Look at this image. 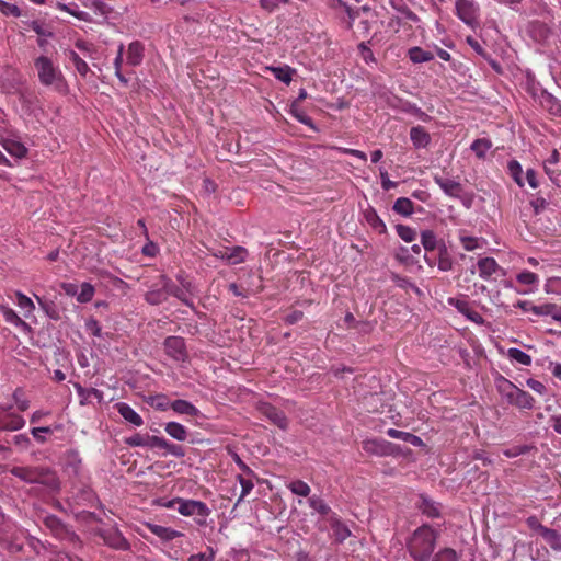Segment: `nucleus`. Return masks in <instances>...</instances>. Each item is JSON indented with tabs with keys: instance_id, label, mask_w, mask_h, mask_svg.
<instances>
[{
	"instance_id": "1",
	"label": "nucleus",
	"mask_w": 561,
	"mask_h": 561,
	"mask_svg": "<svg viewBox=\"0 0 561 561\" xmlns=\"http://www.w3.org/2000/svg\"><path fill=\"white\" fill-rule=\"evenodd\" d=\"M439 533L428 525L416 528L407 539L405 547L414 561H427L436 548Z\"/></svg>"
},
{
	"instance_id": "2",
	"label": "nucleus",
	"mask_w": 561,
	"mask_h": 561,
	"mask_svg": "<svg viewBox=\"0 0 561 561\" xmlns=\"http://www.w3.org/2000/svg\"><path fill=\"white\" fill-rule=\"evenodd\" d=\"M10 473L28 484H42L50 489L59 486L56 472L46 466H14Z\"/></svg>"
},
{
	"instance_id": "3",
	"label": "nucleus",
	"mask_w": 561,
	"mask_h": 561,
	"mask_svg": "<svg viewBox=\"0 0 561 561\" xmlns=\"http://www.w3.org/2000/svg\"><path fill=\"white\" fill-rule=\"evenodd\" d=\"M34 68L43 87H48L57 93H65L67 87L65 78L59 67L49 57L39 56L35 58Z\"/></svg>"
},
{
	"instance_id": "4",
	"label": "nucleus",
	"mask_w": 561,
	"mask_h": 561,
	"mask_svg": "<svg viewBox=\"0 0 561 561\" xmlns=\"http://www.w3.org/2000/svg\"><path fill=\"white\" fill-rule=\"evenodd\" d=\"M497 390L508 404L519 410H531L534 408V398L504 377H500Z\"/></svg>"
},
{
	"instance_id": "5",
	"label": "nucleus",
	"mask_w": 561,
	"mask_h": 561,
	"mask_svg": "<svg viewBox=\"0 0 561 561\" xmlns=\"http://www.w3.org/2000/svg\"><path fill=\"white\" fill-rule=\"evenodd\" d=\"M43 525L49 530V534L58 540L65 541L72 547L79 546L80 541L78 535L56 516L48 515L44 517Z\"/></svg>"
},
{
	"instance_id": "6",
	"label": "nucleus",
	"mask_w": 561,
	"mask_h": 561,
	"mask_svg": "<svg viewBox=\"0 0 561 561\" xmlns=\"http://www.w3.org/2000/svg\"><path fill=\"white\" fill-rule=\"evenodd\" d=\"M176 512L184 517H194L195 523L199 526H206L207 518L211 514V510L204 502L184 499H181Z\"/></svg>"
},
{
	"instance_id": "7",
	"label": "nucleus",
	"mask_w": 561,
	"mask_h": 561,
	"mask_svg": "<svg viewBox=\"0 0 561 561\" xmlns=\"http://www.w3.org/2000/svg\"><path fill=\"white\" fill-rule=\"evenodd\" d=\"M456 15L471 28L479 25L480 7L474 0H456Z\"/></svg>"
},
{
	"instance_id": "8",
	"label": "nucleus",
	"mask_w": 561,
	"mask_h": 561,
	"mask_svg": "<svg viewBox=\"0 0 561 561\" xmlns=\"http://www.w3.org/2000/svg\"><path fill=\"white\" fill-rule=\"evenodd\" d=\"M163 348L167 356L176 363H183L188 357L185 341L182 336H167L163 341Z\"/></svg>"
},
{
	"instance_id": "9",
	"label": "nucleus",
	"mask_w": 561,
	"mask_h": 561,
	"mask_svg": "<svg viewBox=\"0 0 561 561\" xmlns=\"http://www.w3.org/2000/svg\"><path fill=\"white\" fill-rule=\"evenodd\" d=\"M13 525L7 520L5 516L0 512V542L11 553H18L22 550L23 543L12 534Z\"/></svg>"
},
{
	"instance_id": "10",
	"label": "nucleus",
	"mask_w": 561,
	"mask_h": 561,
	"mask_svg": "<svg viewBox=\"0 0 561 561\" xmlns=\"http://www.w3.org/2000/svg\"><path fill=\"white\" fill-rule=\"evenodd\" d=\"M325 524L332 530L331 538L336 543H342L352 536L350 528L341 519L337 514H331L327 519Z\"/></svg>"
},
{
	"instance_id": "11",
	"label": "nucleus",
	"mask_w": 561,
	"mask_h": 561,
	"mask_svg": "<svg viewBox=\"0 0 561 561\" xmlns=\"http://www.w3.org/2000/svg\"><path fill=\"white\" fill-rule=\"evenodd\" d=\"M101 537L106 545L114 549L128 550L130 548L128 540L116 528H106L101 533Z\"/></svg>"
},
{
	"instance_id": "12",
	"label": "nucleus",
	"mask_w": 561,
	"mask_h": 561,
	"mask_svg": "<svg viewBox=\"0 0 561 561\" xmlns=\"http://www.w3.org/2000/svg\"><path fill=\"white\" fill-rule=\"evenodd\" d=\"M159 285H163L167 297L172 296L180 300L183 305L188 306L192 308L193 302L192 300L186 296V291L181 289L180 286L175 285L170 278H168L164 275L160 276Z\"/></svg>"
},
{
	"instance_id": "13",
	"label": "nucleus",
	"mask_w": 561,
	"mask_h": 561,
	"mask_svg": "<svg viewBox=\"0 0 561 561\" xmlns=\"http://www.w3.org/2000/svg\"><path fill=\"white\" fill-rule=\"evenodd\" d=\"M434 181L447 196H450L451 198H460L463 188L459 182L453 179L442 178L439 175H435Z\"/></svg>"
},
{
	"instance_id": "14",
	"label": "nucleus",
	"mask_w": 561,
	"mask_h": 561,
	"mask_svg": "<svg viewBox=\"0 0 561 561\" xmlns=\"http://www.w3.org/2000/svg\"><path fill=\"white\" fill-rule=\"evenodd\" d=\"M477 266L479 270V276L484 280L490 279L491 276L496 274L499 271H502L495 259L489 256L480 259Z\"/></svg>"
},
{
	"instance_id": "15",
	"label": "nucleus",
	"mask_w": 561,
	"mask_h": 561,
	"mask_svg": "<svg viewBox=\"0 0 561 561\" xmlns=\"http://www.w3.org/2000/svg\"><path fill=\"white\" fill-rule=\"evenodd\" d=\"M261 413L267 420H270L275 426H278L280 428L287 427L288 421H287L285 414L280 410L274 408L273 405H271V404L262 405Z\"/></svg>"
},
{
	"instance_id": "16",
	"label": "nucleus",
	"mask_w": 561,
	"mask_h": 561,
	"mask_svg": "<svg viewBox=\"0 0 561 561\" xmlns=\"http://www.w3.org/2000/svg\"><path fill=\"white\" fill-rule=\"evenodd\" d=\"M409 135L415 148H426L431 144V134L424 126L411 127Z\"/></svg>"
},
{
	"instance_id": "17",
	"label": "nucleus",
	"mask_w": 561,
	"mask_h": 561,
	"mask_svg": "<svg viewBox=\"0 0 561 561\" xmlns=\"http://www.w3.org/2000/svg\"><path fill=\"white\" fill-rule=\"evenodd\" d=\"M118 414L124 417L133 426H141L144 424L142 416L134 410L129 404L121 402L115 405Z\"/></svg>"
},
{
	"instance_id": "18",
	"label": "nucleus",
	"mask_w": 561,
	"mask_h": 561,
	"mask_svg": "<svg viewBox=\"0 0 561 561\" xmlns=\"http://www.w3.org/2000/svg\"><path fill=\"white\" fill-rule=\"evenodd\" d=\"M24 426L25 419L19 414H0V431H16Z\"/></svg>"
},
{
	"instance_id": "19",
	"label": "nucleus",
	"mask_w": 561,
	"mask_h": 561,
	"mask_svg": "<svg viewBox=\"0 0 561 561\" xmlns=\"http://www.w3.org/2000/svg\"><path fill=\"white\" fill-rule=\"evenodd\" d=\"M145 56V46L139 41H134L127 49V65L138 67L141 65Z\"/></svg>"
},
{
	"instance_id": "20",
	"label": "nucleus",
	"mask_w": 561,
	"mask_h": 561,
	"mask_svg": "<svg viewBox=\"0 0 561 561\" xmlns=\"http://www.w3.org/2000/svg\"><path fill=\"white\" fill-rule=\"evenodd\" d=\"M145 527L151 534H153L154 536L159 537L164 541H170L174 538H180V536H183L181 533H179V530H174V528H168L151 523L145 524Z\"/></svg>"
},
{
	"instance_id": "21",
	"label": "nucleus",
	"mask_w": 561,
	"mask_h": 561,
	"mask_svg": "<svg viewBox=\"0 0 561 561\" xmlns=\"http://www.w3.org/2000/svg\"><path fill=\"white\" fill-rule=\"evenodd\" d=\"M364 217L367 224L379 234L387 232V226L385 221L377 214L376 209L371 206L364 210Z\"/></svg>"
},
{
	"instance_id": "22",
	"label": "nucleus",
	"mask_w": 561,
	"mask_h": 561,
	"mask_svg": "<svg viewBox=\"0 0 561 561\" xmlns=\"http://www.w3.org/2000/svg\"><path fill=\"white\" fill-rule=\"evenodd\" d=\"M533 314L537 317H551L556 321L561 322V305L550 302L537 305V308L533 309Z\"/></svg>"
},
{
	"instance_id": "23",
	"label": "nucleus",
	"mask_w": 561,
	"mask_h": 561,
	"mask_svg": "<svg viewBox=\"0 0 561 561\" xmlns=\"http://www.w3.org/2000/svg\"><path fill=\"white\" fill-rule=\"evenodd\" d=\"M170 409L179 415H186L191 417H197L201 415V411L185 400H175L171 402Z\"/></svg>"
},
{
	"instance_id": "24",
	"label": "nucleus",
	"mask_w": 561,
	"mask_h": 561,
	"mask_svg": "<svg viewBox=\"0 0 561 561\" xmlns=\"http://www.w3.org/2000/svg\"><path fill=\"white\" fill-rule=\"evenodd\" d=\"M407 56L412 64L430 62L435 58L433 53L417 46L409 48Z\"/></svg>"
},
{
	"instance_id": "25",
	"label": "nucleus",
	"mask_w": 561,
	"mask_h": 561,
	"mask_svg": "<svg viewBox=\"0 0 561 561\" xmlns=\"http://www.w3.org/2000/svg\"><path fill=\"white\" fill-rule=\"evenodd\" d=\"M539 536L554 550L561 551V533L554 528H539Z\"/></svg>"
},
{
	"instance_id": "26",
	"label": "nucleus",
	"mask_w": 561,
	"mask_h": 561,
	"mask_svg": "<svg viewBox=\"0 0 561 561\" xmlns=\"http://www.w3.org/2000/svg\"><path fill=\"white\" fill-rule=\"evenodd\" d=\"M164 431L172 438L183 442L186 439L188 431L185 426L181 425V423H175V421H169L164 425Z\"/></svg>"
},
{
	"instance_id": "27",
	"label": "nucleus",
	"mask_w": 561,
	"mask_h": 561,
	"mask_svg": "<svg viewBox=\"0 0 561 561\" xmlns=\"http://www.w3.org/2000/svg\"><path fill=\"white\" fill-rule=\"evenodd\" d=\"M38 306L43 309V312L53 320L60 319V311L57 305L50 300H46L37 295H34Z\"/></svg>"
},
{
	"instance_id": "28",
	"label": "nucleus",
	"mask_w": 561,
	"mask_h": 561,
	"mask_svg": "<svg viewBox=\"0 0 561 561\" xmlns=\"http://www.w3.org/2000/svg\"><path fill=\"white\" fill-rule=\"evenodd\" d=\"M420 241L423 249L427 252L437 249L438 240L434 230L425 229L421 231Z\"/></svg>"
},
{
	"instance_id": "29",
	"label": "nucleus",
	"mask_w": 561,
	"mask_h": 561,
	"mask_svg": "<svg viewBox=\"0 0 561 561\" xmlns=\"http://www.w3.org/2000/svg\"><path fill=\"white\" fill-rule=\"evenodd\" d=\"M394 213L404 217L411 216L414 211V204L408 197H398L392 205Z\"/></svg>"
},
{
	"instance_id": "30",
	"label": "nucleus",
	"mask_w": 561,
	"mask_h": 561,
	"mask_svg": "<svg viewBox=\"0 0 561 561\" xmlns=\"http://www.w3.org/2000/svg\"><path fill=\"white\" fill-rule=\"evenodd\" d=\"M308 505L313 511H317L318 514H321L324 517V520L331 515L335 514L332 512V508L323 502L318 495H313L308 499Z\"/></svg>"
},
{
	"instance_id": "31",
	"label": "nucleus",
	"mask_w": 561,
	"mask_h": 561,
	"mask_svg": "<svg viewBox=\"0 0 561 561\" xmlns=\"http://www.w3.org/2000/svg\"><path fill=\"white\" fill-rule=\"evenodd\" d=\"M419 510L423 515H426L430 518H437L440 515L439 507L436 503L424 496H421L420 499Z\"/></svg>"
},
{
	"instance_id": "32",
	"label": "nucleus",
	"mask_w": 561,
	"mask_h": 561,
	"mask_svg": "<svg viewBox=\"0 0 561 561\" xmlns=\"http://www.w3.org/2000/svg\"><path fill=\"white\" fill-rule=\"evenodd\" d=\"M145 299L151 306H158V305L164 302L168 299V297H167V291H165L163 285H160L159 288L150 289L146 294Z\"/></svg>"
},
{
	"instance_id": "33",
	"label": "nucleus",
	"mask_w": 561,
	"mask_h": 561,
	"mask_svg": "<svg viewBox=\"0 0 561 561\" xmlns=\"http://www.w3.org/2000/svg\"><path fill=\"white\" fill-rule=\"evenodd\" d=\"M248 251L245 248L237 245L228 250L222 257H226L231 264H240L245 261Z\"/></svg>"
},
{
	"instance_id": "34",
	"label": "nucleus",
	"mask_w": 561,
	"mask_h": 561,
	"mask_svg": "<svg viewBox=\"0 0 561 561\" xmlns=\"http://www.w3.org/2000/svg\"><path fill=\"white\" fill-rule=\"evenodd\" d=\"M268 70L276 80L282 81L284 84L290 83L293 75L295 73V70L288 66L272 67Z\"/></svg>"
},
{
	"instance_id": "35",
	"label": "nucleus",
	"mask_w": 561,
	"mask_h": 561,
	"mask_svg": "<svg viewBox=\"0 0 561 561\" xmlns=\"http://www.w3.org/2000/svg\"><path fill=\"white\" fill-rule=\"evenodd\" d=\"M432 561H460V554L454 548L445 547L432 556Z\"/></svg>"
},
{
	"instance_id": "36",
	"label": "nucleus",
	"mask_w": 561,
	"mask_h": 561,
	"mask_svg": "<svg viewBox=\"0 0 561 561\" xmlns=\"http://www.w3.org/2000/svg\"><path fill=\"white\" fill-rule=\"evenodd\" d=\"M3 147L11 156L19 159L25 158L27 154V148L20 141L7 140Z\"/></svg>"
},
{
	"instance_id": "37",
	"label": "nucleus",
	"mask_w": 561,
	"mask_h": 561,
	"mask_svg": "<svg viewBox=\"0 0 561 561\" xmlns=\"http://www.w3.org/2000/svg\"><path fill=\"white\" fill-rule=\"evenodd\" d=\"M491 147L492 141L488 138H479L471 144V150L479 159H484Z\"/></svg>"
},
{
	"instance_id": "38",
	"label": "nucleus",
	"mask_w": 561,
	"mask_h": 561,
	"mask_svg": "<svg viewBox=\"0 0 561 561\" xmlns=\"http://www.w3.org/2000/svg\"><path fill=\"white\" fill-rule=\"evenodd\" d=\"M507 173L518 187L524 186L523 170L518 161L511 160L507 163Z\"/></svg>"
},
{
	"instance_id": "39",
	"label": "nucleus",
	"mask_w": 561,
	"mask_h": 561,
	"mask_svg": "<svg viewBox=\"0 0 561 561\" xmlns=\"http://www.w3.org/2000/svg\"><path fill=\"white\" fill-rule=\"evenodd\" d=\"M459 240L466 251H474L481 248L480 239L477 237L468 236L466 230H459Z\"/></svg>"
},
{
	"instance_id": "40",
	"label": "nucleus",
	"mask_w": 561,
	"mask_h": 561,
	"mask_svg": "<svg viewBox=\"0 0 561 561\" xmlns=\"http://www.w3.org/2000/svg\"><path fill=\"white\" fill-rule=\"evenodd\" d=\"M94 296L95 288L90 283H82L76 299L79 304H89L93 300Z\"/></svg>"
},
{
	"instance_id": "41",
	"label": "nucleus",
	"mask_w": 561,
	"mask_h": 561,
	"mask_svg": "<svg viewBox=\"0 0 561 561\" xmlns=\"http://www.w3.org/2000/svg\"><path fill=\"white\" fill-rule=\"evenodd\" d=\"M5 442L8 444H13L21 451L27 450L32 445V440L26 433L15 434L11 439L7 438Z\"/></svg>"
},
{
	"instance_id": "42",
	"label": "nucleus",
	"mask_w": 561,
	"mask_h": 561,
	"mask_svg": "<svg viewBox=\"0 0 561 561\" xmlns=\"http://www.w3.org/2000/svg\"><path fill=\"white\" fill-rule=\"evenodd\" d=\"M511 360H514L520 365L529 366L531 364V357L519 348L511 347L506 353Z\"/></svg>"
},
{
	"instance_id": "43",
	"label": "nucleus",
	"mask_w": 561,
	"mask_h": 561,
	"mask_svg": "<svg viewBox=\"0 0 561 561\" xmlns=\"http://www.w3.org/2000/svg\"><path fill=\"white\" fill-rule=\"evenodd\" d=\"M286 486L293 494L297 496L307 497L310 493L309 485L301 480H293L287 483Z\"/></svg>"
},
{
	"instance_id": "44",
	"label": "nucleus",
	"mask_w": 561,
	"mask_h": 561,
	"mask_svg": "<svg viewBox=\"0 0 561 561\" xmlns=\"http://www.w3.org/2000/svg\"><path fill=\"white\" fill-rule=\"evenodd\" d=\"M81 458L79 453L75 449H70L65 455V465L67 469H71L72 473L77 474L80 468Z\"/></svg>"
},
{
	"instance_id": "45",
	"label": "nucleus",
	"mask_w": 561,
	"mask_h": 561,
	"mask_svg": "<svg viewBox=\"0 0 561 561\" xmlns=\"http://www.w3.org/2000/svg\"><path fill=\"white\" fill-rule=\"evenodd\" d=\"M15 296L16 305H19V308L24 311V317H30L31 313L35 310L34 302L21 291H18Z\"/></svg>"
},
{
	"instance_id": "46",
	"label": "nucleus",
	"mask_w": 561,
	"mask_h": 561,
	"mask_svg": "<svg viewBox=\"0 0 561 561\" xmlns=\"http://www.w3.org/2000/svg\"><path fill=\"white\" fill-rule=\"evenodd\" d=\"M147 403L154 410L161 411V412L167 411L168 409H170V405H171V402L163 394H157V396L150 397L147 400Z\"/></svg>"
},
{
	"instance_id": "47",
	"label": "nucleus",
	"mask_w": 561,
	"mask_h": 561,
	"mask_svg": "<svg viewBox=\"0 0 561 561\" xmlns=\"http://www.w3.org/2000/svg\"><path fill=\"white\" fill-rule=\"evenodd\" d=\"M68 58L69 60L72 62L76 71L81 76V77H85L87 73L89 72V65L85 64L84 60H82L77 53L70 50L68 53Z\"/></svg>"
},
{
	"instance_id": "48",
	"label": "nucleus",
	"mask_w": 561,
	"mask_h": 561,
	"mask_svg": "<svg viewBox=\"0 0 561 561\" xmlns=\"http://www.w3.org/2000/svg\"><path fill=\"white\" fill-rule=\"evenodd\" d=\"M453 259L450 254L448 253V250L446 245H443L439 249V255H438V268L443 272H448L453 270Z\"/></svg>"
},
{
	"instance_id": "49",
	"label": "nucleus",
	"mask_w": 561,
	"mask_h": 561,
	"mask_svg": "<svg viewBox=\"0 0 561 561\" xmlns=\"http://www.w3.org/2000/svg\"><path fill=\"white\" fill-rule=\"evenodd\" d=\"M396 231L398 236L405 242H412L416 238V232L410 226L398 224L396 225Z\"/></svg>"
},
{
	"instance_id": "50",
	"label": "nucleus",
	"mask_w": 561,
	"mask_h": 561,
	"mask_svg": "<svg viewBox=\"0 0 561 561\" xmlns=\"http://www.w3.org/2000/svg\"><path fill=\"white\" fill-rule=\"evenodd\" d=\"M540 278L533 272L522 271L516 275V282L520 285L531 286L538 285Z\"/></svg>"
},
{
	"instance_id": "51",
	"label": "nucleus",
	"mask_w": 561,
	"mask_h": 561,
	"mask_svg": "<svg viewBox=\"0 0 561 561\" xmlns=\"http://www.w3.org/2000/svg\"><path fill=\"white\" fill-rule=\"evenodd\" d=\"M216 551L213 547H206L205 551L193 553L187 558V561H214Z\"/></svg>"
},
{
	"instance_id": "52",
	"label": "nucleus",
	"mask_w": 561,
	"mask_h": 561,
	"mask_svg": "<svg viewBox=\"0 0 561 561\" xmlns=\"http://www.w3.org/2000/svg\"><path fill=\"white\" fill-rule=\"evenodd\" d=\"M124 45L121 44L118 47L117 56L114 60V67H115V75L118 78L121 82L124 84H127L128 80L124 77L122 73V65H123V56H124Z\"/></svg>"
},
{
	"instance_id": "53",
	"label": "nucleus",
	"mask_w": 561,
	"mask_h": 561,
	"mask_svg": "<svg viewBox=\"0 0 561 561\" xmlns=\"http://www.w3.org/2000/svg\"><path fill=\"white\" fill-rule=\"evenodd\" d=\"M543 172L548 175L550 181L558 187L561 185V170L557 164L548 165L543 164Z\"/></svg>"
},
{
	"instance_id": "54",
	"label": "nucleus",
	"mask_w": 561,
	"mask_h": 561,
	"mask_svg": "<svg viewBox=\"0 0 561 561\" xmlns=\"http://www.w3.org/2000/svg\"><path fill=\"white\" fill-rule=\"evenodd\" d=\"M57 8L61 11L68 12L80 21L89 22L91 20V14L89 12L71 10L68 4L57 2Z\"/></svg>"
},
{
	"instance_id": "55",
	"label": "nucleus",
	"mask_w": 561,
	"mask_h": 561,
	"mask_svg": "<svg viewBox=\"0 0 561 561\" xmlns=\"http://www.w3.org/2000/svg\"><path fill=\"white\" fill-rule=\"evenodd\" d=\"M238 481L240 482L241 488H242L240 497L237 503V504H240L245 499V496H248L251 493V491L254 488V483L252 482L251 479H247L241 474L238 476Z\"/></svg>"
},
{
	"instance_id": "56",
	"label": "nucleus",
	"mask_w": 561,
	"mask_h": 561,
	"mask_svg": "<svg viewBox=\"0 0 561 561\" xmlns=\"http://www.w3.org/2000/svg\"><path fill=\"white\" fill-rule=\"evenodd\" d=\"M0 12L5 15H12L15 18L21 15V10L16 4L7 2L4 0H0Z\"/></svg>"
},
{
	"instance_id": "57",
	"label": "nucleus",
	"mask_w": 561,
	"mask_h": 561,
	"mask_svg": "<svg viewBox=\"0 0 561 561\" xmlns=\"http://www.w3.org/2000/svg\"><path fill=\"white\" fill-rule=\"evenodd\" d=\"M2 313L8 322L14 323L16 325L25 324V321L22 320L11 307H2Z\"/></svg>"
},
{
	"instance_id": "58",
	"label": "nucleus",
	"mask_w": 561,
	"mask_h": 561,
	"mask_svg": "<svg viewBox=\"0 0 561 561\" xmlns=\"http://www.w3.org/2000/svg\"><path fill=\"white\" fill-rule=\"evenodd\" d=\"M387 435L391 438H397V439H402V440H408L409 438L419 439V436H416L412 433L400 431V430L392 428V427L387 430Z\"/></svg>"
},
{
	"instance_id": "59",
	"label": "nucleus",
	"mask_w": 561,
	"mask_h": 561,
	"mask_svg": "<svg viewBox=\"0 0 561 561\" xmlns=\"http://www.w3.org/2000/svg\"><path fill=\"white\" fill-rule=\"evenodd\" d=\"M165 445H167V439L164 437L146 434V446L151 447V448L157 447V448L163 449V447Z\"/></svg>"
},
{
	"instance_id": "60",
	"label": "nucleus",
	"mask_w": 561,
	"mask_h": 561,
	"mask_svg": "<svg viewBox=\"0 0 561 561\" xmlns=\"http://www.w3.org/2000/svg\"><path fill=\"white\" fill-rule=\"evenodd\" d=\"M528 446L526 445H516L503 450V455L507 458H513L528 451Z\"/></svg>"
},
{
	"instance_id": "61",
	"label": "nucleus",
	"mask_w": 561,
	"mask_h": 561,
	"mask_svg": "<svg viewBox=\"0 0 561 561\" xmlns=\"http://www.w3.org/2000/svg\"><path fill=\"white\" fill-rule=\"evenodd\" d=\"M13 399H14L20 412H25L28 410L30 402H28V400L23 398V393L20 389L15 390V392L13 393Z\"/></svg>"
},
{
	"instance_id": "62",
	"label": "nucleus",
	"mask_w": 561,
	"mask_h": 561,
	"mask_svg": "<svg viewBox=\"0 0 561 561\" xmlns=\"http://www.w3.org/2000/svg\"><path fill=\"white\" fill-rule=\"evenodd\" d=\"M358 50H359V54H360L363 60L366 64H370V62H375L376 61L375 56H374L371 49L367 46L366 43H360L358 45Z\"/></svg>"
},
{
	"instance_id": "63",
	"label": "nucleus",
	"mask_w": 561,
	"mask_h": 561,
	"mask_svg": "<svg viewBox=\"0 0 561 561\" xmlns=\"http://www.w3.org/2000/svg\"><path fill=\"white\" fill-rule=\"evenodd\" d=\"M466 42L479 56L483 57L484 59L489 57L482 45L472 36H468Z\"/></svg>"
},
{
	"instance_id": "64",
	"label": "nucleus",
	"mask_w": 561,
	"mask_h": 561,
	"mask_svg": "<svg viewBox=\"0 0 561 561\" xmlns=\"http://www.w3.org/2000/svg\"><path fill=\"white\" fill-rule=\"evenodd\" d=\"M125 443L131 447L146 446V434L135 433L127 437Z\"/></svg>"
}]
</instances>
